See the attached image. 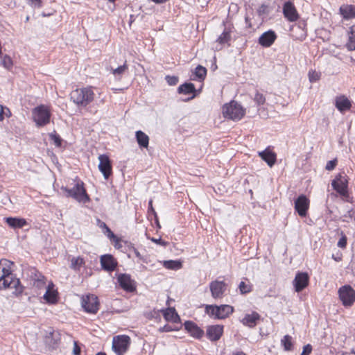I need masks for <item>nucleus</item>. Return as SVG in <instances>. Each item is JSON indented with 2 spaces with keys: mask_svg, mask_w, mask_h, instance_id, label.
<instances>
[{
  "mask_svg": "<svg viewBox=\"0 0 355 355\" xmlns=\"http://www.w3.org/2000/svg\"><path fill=\"white\" fill-rule=\"evenodd\" d=\"M12 264L7 260L0 262V290L11 288L15 289L13 294L18 295L22 293L23 286L20 280L12 272L9 266Z\"/></svg>",
  "mask_w": 355,
  "mask_h": 355,
  "instance_id": "f257e3e1",
  "label": "nucleus"
},
{
  "mask_svg": "<svg viewBox=\"0 0 355 355\" xmlns=\"http://www.w3.org/2000/svg\"><path fill=\"white\" fill-rule=\"evenodd\" d=\"M94 95L93 88L86 87L72 91L70 97L78 107H85L94 101Z\"/></svg>",
  "mask_w": 355,
  "mask_h": 355,
  "instance_id": "f03ea898",
  "label": "nucleus"
},
{
  "mask_svg": "<svg viewBox=\"0 0 355 355\" xmlns=\"http://www.w3.org/2000/svg\"><path fill=\"white\" fill-rule=\"evenodd\" d=\"M76 178L77 182L72 188L69 189L62 187V189L65 191L67 197H71L80 203L85 204L89 202L90 198L84 187L83 182L78 178V177Z\"/></svg>",
  "mask_w": 355,
  "mask_h": 355,
  "instance_id": "7ed1b4c3",
  "label": "nucleus"
},
{
  "mask_svg": "<svg viewBox=\"0 0 355 355\" xmlns=\"http://www.w3.org/2000/svg\"><path fill=\"white\" fill-rule=\"evenodd\" d=\"M223 114L225 119L239 121L245 114V109L238 102L232 101L223 106Z\"/></svg>",
  "mask_w": 355,
  "mask_h": 355,
  "instance_id": "20e7f679",
  "label": "nucleus"
},
{
  "mask_svg": "<svg viewBox=\"0 0 355 355\" xmlns=\"http://www.w3.org/2000/svg\"><path fill=\"white\" fill-rule=\"evenodd\" d=\"M234 312L233 306L228 304H207L205 306V313L215 319H225Z\"/></svg>",
  "mask_w": 355,
  "mask_h": 355,
  "instance_id": "39448f33",
  "label": "nucleus"
},
{
  "mask_svg": "<svg viewBox=\"0 0 355 355\" xmlns=\"http://www.w3.org/2000/svg\"><path fill=\"white\" fill-rule=\"evenodd\" d=\"M130 345V338L126 335L114 336L112 340V349L116 355H124Z\"/></svg>",
  "mask_w": 355,
  "mask_h": 355,
  "instance_id": "423d86ee",
  "label": "nucleus"
},
{
  "mask_svg": "<svg viewBox=\"0 0 355 355\" xmlns=\"http://www.w3.org/2000/svg\"><path fill=\"white\" fill-rule=\"evenodd\" d=\"M33 116L36 125L41 127L49 123L51 113L45 105H41L34 108Z\"/></svg>",
  "mask_w": 355,
  "mask_h": 355,
  "instance_id": "0eeeda50",
  "label": "nucleus"
},
{
  "mask_svg": "<svg viewBox=\"0 0 355 355\" xmlns=\"http://www.w3.org/2000/svg\"><path fill=\"white\" fill-rule=\"evenodd\" d=\"M338 295L345 306H351L355 302V290L349 285L341 286L338 290Z\"/></svg>",
  "mask_w": 355,
  "mask_h": 355,
  "instance_id": "6e6552de",
  "label": "nucleus"
},
{
  "mask_svg": "<svg viewBox=\"0 0 355 355\" xmlns=\"http://www.w3.org/2000/svg\"><path fill=\"white\" fill-rule=\"evenodd\" d=\"M227 284L223 280H214L209 283L211 297L215 300L222 299L226 292Z\"/></svg>",
  "mask_w": 355,
  "mask_h": 355,
  "instance_id": "1a4fd4ad",
  "label": "nucleus"
},
{
  "mask_svg": "<svg viewBox=\"0 0 355 355\" xmlns=\"http://www.w3.org/2000/svg\"><path fill=\"white\" fill-rule=\"evenodd\" d=\"M81 305L85 311L89 313H96L99 309L98 297L94 295H89L82 298Z\"/></svg>",
  "mask_w": 355,
  "mask_h": 355,
  "instance_id": "9d476101",
  "label": "nucleus"
},
{
  "mask_svg": "<svg viewBox=\"0 0 355 355\" xmlns=\"http://www.w3.org/2000/svg\"><path fill=\"white\" fill-rule=\"evenodd\" d=\"M98 169L102 173L104 178L108 180L112 173V166L108 155L102 154L98 156Z\"/></svg>",
  "mask_w": 355,
  "mask_h": 355,
  "instance_id": "9b49d317",
  "label": "nucleus"
},
{
  "mask_svg": "<svg viewBox=\"0 0 355 355\" xmlns=\"http://www.w3.org/2000/svg\"><path fill=\"white\" fill-rule=\"evenodd\" d=\"M117 281L120 287L127 292H133L136 290L135 282L131 276L126 273H120L117 275Z\"/></svg>",
  "mask_w": 355,
  "mask_h": 355,
  "instance_id": "f8f14e48",
  "label": "nucleus"
},
{
  "mask_svg": "<svg viewBox=\"0 0 355 355\" xmlns=\"http://www.w3.org/2000/svg\"><path fill=\"white\" fill-rule=\"evenodd\" d=\"M347 180L340 173L337 175L331 182V186L340 195L345 196L347 194Z\"/></svg>",
  "mask_w": 355,
  "mask_h": 355,
  "instance_id": "ddd939ff",
  "label": "nucleus"
},
{
  "mask_svg": "<svg viewBox=\"0 0 355 355\" xmlns=\"http://www.w3.org/2000/svg\"><path fill=\"white\" fill-rule=\"evenodd\" d=\"M309 202V198L304 194L300 195L295 200V209L301 217L306 216Z\"/></svg>",
  "mask_w": 355,
  "mask_h": 355,
  "instance_id": "4468645a",
  "label": "nucleus"
},
{
  "mask_svg": "<svg viewBox=\"0 0 355 355\" xmlns=\"http://www.w3.org/2000/svg\"><path fill=\"white\" fill-rule=\"evenodd\" d=\"M309 276L307 272H298L293 280L295 291L297 293L304 290L309 284Z\"/></svg>",
  "mask_w": 355,
  "mask_h": 355,
  "instance_id": "2eb2a0df",
  "label": "nucleus"
},
{
  "mask_svg": "<svg viewBox=\"0 0 355 355\" xmlns=\"http://www.w3.org/2000/svg\"><path fill=\"white\" fill-rule=\"evenodd\" d=\"M282 10L284 17L291 22L296 21L300 17L294 4L290 1L284 3Z\"/></svg>",
  "mask_w": 355,
  "mask_h": 355,
  "instance_id": "dca6fc26",
  "label": "nucleus"
},
{
  "mask_svg": "<svg viewBox=\"0 0 355 355\" xmlns=\"http://www.w3.org/2000/svg\"><path fill=\"white\" fill-rule=\"evenodd\" d=\"M100 262L102 269L107 272L115 270L118 266L117 261L110 254L101 256Z\"/></svg>",
  "mask_w": 355,
  "mask_h": 355,
  "instance_id": "f3484780",
  "label": "nucleus"
},
{
  "mask_svg": "<svg viewBox=\"0 0 355 355\" xmlns=\"http://www.w3.org/2000/svg\"><path fill=\"white\" fill-rule=\"evenodd\" d=\"M223 325L214 324L207 326L206 330V336L211 342L218 341L223 334Z\"/></svg>",
  "mask_w": 355,
  "mask_h": 355,
  "instance_id": "a211bd4d",
  "label": "nucleus"
},
{
  "mask_svg": "<svg viewBox=\"0 0 355 355\" xmlns=\"http://www.w3.org/2000/svg\"><path fill=\"white\" fill-rule=\"evenodd\" d=\"M334 105L340 113L349 111L352 107V101L345 95H339L335 98Z\"/></svg>",
  "mask_w": 355,
  "mask_h": 355,
  "instance_id": "6ab92c4d",
  "label": "nucleus"
},
{
  "mask_svg": "<svg viewBox=\"0 0 355 355\" xmlns=\"http://www.w3.org/2000/svg\"><path fill=\"white\" fill-rule=\"evenodd\" d=\"M177 91H178V93L180 94H184V95L192 94L191 96L187 98L185 100H183L184 101H189L194 98L196 96V92H197L195 85L192 83H184L180 85L178 87Z\"/></svg>",
  "mask_w": 355,
  "mask_h": 355,
  "instance_id": "aec40b11",
  "label": "nucleus"
},
{
  "mask_svg": "<svg viewBox=\"0 0 355 355\" xmlns=\"http://www.w3.org/2000/svg\"><path fill=\"white\" fill-rule=\"evenodd\" d=\"M184 327L190 335L195 338L200 339L204 335V331L193 321L187 320L184 322Z\"/></svg>",
  "mask_w": 355,
  "mask_h": 355,
  "instance_id": "412c9836",
  "label": "nucleus"
},
{
  "mask_svg": "<svg viewBox=\"0 0 355 355\" xmlns=\"http://www.w3.org/2000/svg\"><path fill=\"white\" fill-rule=\"evenodd\" d=\"M277 35L275 31L269 30L264 32L259 38V44L263 47H270L275 41Z\"/></svg>",
  "mask_w": 355,
  "mask_h": 355,
  "instance_id": "4be33fe9",
  "label": "nucleus"
},
{
  "mask_svg": "<svg viewBox=\"0 0 355 355\" xmlns=\"http://www.w3.org/2000/svg\"><path fill=\"white\" fill-rule=\"evenodd\" d=\"M261 319V315L256 311H252L251 313H247L241 320V322L244 326L250 328H254L259 320Z\"/></svg>",
  "mask_w": 355,
  "mask_h": 355,
  "instance_id": "5701e85b",
  "label": "nucleus"
},
{
  "mask_svg": "<svg viewBox=\"0 0 355 355\" xmlns=\"http://www.w3.org/2000/svg\"><path fill=\"white\" fill-rule=\"evenodd\" d=\"M339 13L345 20L355 18V5L343 4L339 8Z\"/></svg>",
  "mask_w": 355,
  "mask_h": 355,
  "instance_id": "b1692460",
  "label": "nucleus"
},
{
  "mask_svg": "<svg viewBox=\"0 0 355 355\" xmlns=\"http://www.w3.org/2000/svg\"><path fill=\"white\" fill-rule=\"evenodd\" d=\"M6 223L12 229H20L27 225V221L23 218L7 217L5 218Z\"/></svg>",
  "mask_w": 355,
  "mask_h": 355,
  "instance_id": "393cba45",
  "label": "nucleus"
},
{
  "mask_svg": "<svg viewBox=\"0 0 355 355\" xmlns=\"http://www.w3.org/2000/svg\"><path fill=\"white\" fill-rule=\"evenodd\" d=\"M59 340L60 334L57 331H50L46 335L45 343L49 347L53 349L56 348L58 347Z\"/></svg>",
  "mask_w": 355,
  "mask_h": 355,
  "instance_id": "a878e982",
  "label": "nucleus"
},
{
  "mask_svg": "<svg viewBox=\"0 0 355 355\" xmlns=\"http://www.w3.org/2000/svg\"><path fill=\"white\" fill-rule=\"evenodd\" d=\"M259 155L270 167H272L275 164L277 156L274 152L266 148L264 150L259 153Z\"/></svg>",
  "mask_w": 355,
  "mask_h": 355,
  "instance_id": "bb28decb",
  "label": "nucleus"
},
{
  "mask_svg": "<svg viewBox=\"0 0 355 355\" xmlns=\"http://www.w3.org/2000/svg\"><path fill=\"white\" fill-rule=\"evenodd\" d=\"M164 318L167 321H171L177 323L180 320V316L177 313L175 308L168 307L163 312Z\"/></svg>",
  "mask_w": 355,
  "mask_h": 355,
  "instance_id": "cd10ccee",
  "label": "nucleus"
},
{
  "mask_svg": "<svg viewBox=\"0 0 355 355\" xmlns=\"http://www.w3.org/2000/svg\"><path fill=\"white\" fill-rule=\"evenodd\" d=\"M135 137L140 148H147L149 144V137L141 130L135 132Z\"/></svg>",
  "mask_w": 355,
  "mask_h": 355,
  "instance_id": "c85d7f7f",
  "label": "nucleus"
},
{
  "mask_svg": "<svg viewBox=\"0 0 355 355\" xmlns=\"http://www.w3.org/2000/svg\"><path fill=\"white\" fill-rule=\"evenodd\" d=\"M162 265L165 268L173 270H180L182 267V263L180 260L163 261Z\"/></svg>",
  "mask_w": 355,
  "mask_h": 355,
  "instance_id": "c756f323",
  "label": "nucleus"
},
{
  "mask_svg": "<svg viewBox=\"0 0 355 355\" xmlns=\"http://www.w3.org/2000/svg\"><path fill=\"white\" fill-rule=\"evenodd\" d=\"M346 46L349 51L355 50V25L349 28V38Z\"/></svg>",
  "mask_w": 355,
  "mask_h": 355,
  "instance_id": "7c9ffc66",
  "label": "nucleus"
},
{
  "mask_svg": "<svg viewBox=\"0 0 355 355\" xmlns=\"http://www.w3.org/2000/svg\"><path fill=\"white\" fill-rule=\"evenodd\" d=\"M98 225L100 228L103 229V233L107 235V236L110 239H113L114 241L117 240L116 236L113 233V232L110 230V228L106 225L105 223L101 221V220H98Z\"/></svg>",
  "mask_w": 355,
  "mask_h": 355,
  "instance_id": "2f4dec72",
  "label": "nucleus"
},
{
  "mask_svg": "<svg viewBox=\"0 0 355 355\" xmlns=\"http://www.w3.org/2000/svg\"><path fill=\"white\" fill-rule=\"evenodd\" d=\"M231 40L230 31L227 28H225L223 32L220 35V36L216 40V42L220 44H225L228 43Z\"/></svg>",
  "mask_w": 355,
  "mask_h": 355,
  "instance_id": "473e14b6",
  "label": "nucleus"
},
{
  "mask_svg": "<svg viewBox=\"0 0 355 355\" xmlns=\"http://www.w3.org/2000/svg\"><path fill=\"white\" fill-rule=\"evenodd\" d=\"M194 75L199 81L203 80L207 75L206 68L201 65H198L195 69Z\"/></svg>",
  "mask_w": 355,
  "mask_h": 355,
  "instance_id": "72a5a7b5",
  "label": "nucleus"
},
{
  "mask_svg": "<svg viewBox=\"0 0 355 355\" xmlns=\"http://www.w3.org/2000/svg\"><path fill=\"white\" fill-rule=\"evenodd\" d=\"M281 344L285 351H291L293 349L292 337L289 335L284 336L281 340Z\"/></svg>",
  "mask_w": 355,
  "mask_h": 355,
  "instance_id": "f704fd0d",
  "label": "nucleus"
},
{
  "mask_svg": "<svg viewBox=\"0 0 355 355\" xmlns=\"http://www.w3.org/2000/svg\"><path fill=\"white\" fill-rule=\"evenodd\" d=\"M252 284L245 282H241L239 284V289L241 294H247L252 291Z\"/></svg>",
  "mask_w": 355,
  "mask_h": 355,
  "instance_id": "c9c22d12",
  "label": "nucleus"
},
{
  "mask_svg": "<svg viewBox=\"0 0 355 355\" xmlns=\"http://www.w3.org/2000/svg\"><path fill=\"white\" fill-rule=\"evenodd\" d=\"M44 299L49 303H55L57 301V296L55 291L47 289L44 295Z\"/></svg>",
  "mask_w": 355,
  "mask_h": 355,
  "instance_id": "e433bc0d",
  "label": "nucleus"
},
{
  "mask_svg": "<svg viewBox=\"0 0 355 355\" xmlns=\"http://www.w3.org/2000/svg\"><path fill=\"white\" fill-rule=\"evenodd\" d=\"M84 264L83 259L80 257H73L71 259V268L73 270H78Z\"/></svg>",
  "mask_w": 355,
  "mask_h": 355,
  "instance_id": "4c0bfd02",
  "label": "nucleus"
},
{
  "mask_svg": "<svg viewBox=\"0 0 355 355\" xmlns=\"http://www.w3.org/2000/svg\"><path fill=\"white\" fill-rule=\"evenodd\" d=\"M0 65L6 69H10L12 67V61L10 56L5 55L0 62Z\"/></svg>",
  "mask_w": 355,
  "mask_h": 355,
  "instance_id": "58836bf2",
  "label": "nucleus"
},
{
  "mask_svg": "<svg viewBox=\"0 0 355 355\" xmlns=\"http://www.w3.org/2000/svg\"><path fill=\"white\" fill-rule=\"evenodd\" d=\"M128 69V66L125 63L121 66L118 67L117 68L112 70L113 75L116 77L120 78L121 76L125 72V70Z\"/></svg>",
  "mask_w": 355,
  "mask_h": 355,
  "instance_id": "ea45409f",
  "label": "nucleus"
},
{
  "mask_svg": "<svg viewBox=\"0 0 355 355\" xmlns=\"http://www.w3.org/2000/svg\"><path fill=\"white\" fill-rule=\"evenodd\" d=\"M43 278L44 277L40 273L35 271V279L34 285L39 288L44 287L45 282H44Z\"/></svg>",
  "mask_w": 355,
  "mask_h": 355,
  "instance_id": "a19ab883",
  "label": "nucleus"
},
{
  "mask_svg": "<svg viewBox=\"0 0 355 355\" xmlns=\"http://www.w3.org/2000/svg\"><path fill=\"white\" fill-rule=\"evenodd\" d=\"M49 137L53 141L56 146L60 147L62 146V139L59 135L56 134L55 132L51 133L50 134Z\"/></svg>",
  "mask_w": 355,
  "mask_h": 355,
  "instance_id": "79ce46f5",
  "label": "nucleus"
},
{
  "mask_svg": "<svg viewBox=\"0 0 355 355\" xmlns=\"http://www.w3.org/2000/svg\"><path fill=\"white\" fill-rule=\"evenodd\" d=\"M165 80L166 83L171 86L176 85L179 81V78L178 76L169 75L165 77Z\"/></svg>",
  "mask_w": 355,
  "mask_h": 355,
  "instance_id": "37998d69",
  "label": "nucleus"
},
{
  "mask_svg": "<svg viewBox=\"0 0 355 355\" xmlns=\"http://www.w3.org/2000/svg\"><path fill=\"white\" fill-rule=\"evenodd\" d=\"M254 101L257 103L258 105H261L264 104L266 98L262 94L257 92L254 96Z\"/></svg>",
  "mask_w": 355,
  "mask_h": 355,
  "instance_id": "c03bdc74",
  "label": "nucleus"
},
{
  "mask_svg": "<svg viewBox=\"0 0 355 355\" xmlns=\"http://www.w3.org/2000/svg\"><path fill=\"white\" fill-rule=\"evenodd\" d=\"M268 6L264 3L261 4L257 9V13L259 16L268 15Z\"/></svg>",
  "mask_w": 355,
  "mask_h": 355,
  "instance_id": "a18cd8bd",
  "label": "nucleus"
},
{
  "mask_svg": "<svg viewBox=\"0 0 355 355\" xmlns=\"http://www.w3.org/2000/svg\"><path fill=\"white\" fill-rule=\"evenodd\" d=\"M28 4L34 8H40L42 7V0H28Z\"/></svg>",
  "mask_w": 355,
  "mask_h": 355,
  "instance_id": "49530a36",
  "label": "nucleus"
},
{
  "mask_svg": "<svg viewBox=\"0 0 355 355\" xmlns=\"http://www.w3.org/2000/svg\"><path fill=\"white\" fill-rule=\"evenodd\" d=\"M309 81L311 83H314V82L317 81L318 80H319L320 75L315 71H310L309 72Z\"/></svg>",
  "mask_w": 355,
  "mask_h": 355,
  "instance_id": "de8ad7c7",
  "label": "nucleus"
},
{
  "mask_svg": "<svg viewBox=\"0 0 355 355\" xmlns=\"http://www.w3.org/2000/svg\"><path fill=\"white\" fill-rule=\"evenodd\" d=\"M306 26V24L304 21H300L298 24V26H297V27L299 28L302 29V33L300 36L302 40L305 39V37L306 36V31L305 30Z\"/></svg>",
  "mask_w": 355,
  "mask_h": 355,
  "instance_id": "09e8293b",
  "label": "nucleus"
},
{
  "mask_svg": "<svg viewBox=\"0 0 355 355\" xmlns=\"http://www.w3.org/2000/svg\"><path fill=\"white\" fill-rule=\"evenodd\" d=\"M336 164H337V160L336 159H333V160H330V161L327 162L325 168L327 171H331V170L334 169Z\"/></svg>",
  "mask_w": 355,
  "mask_h": 355,
  "instance_id": "8fccbe9b",
  "label": "nucleus"
},
{
  "mask_svg": "<svg viewBox=\"0 0 355 355\" xmlns=\"http://www.w3.org/2000/svg\"><path fill=\"white\" fill-rule=\"evenodd\" d=\"M312 351V346L310 344H307L304 346L301 355H309Z\"/></svg>",
  "mask_w": 355,
  "mask_h": 355,
  "instance_id": "3c124183",
  "label": "nucleus"
},
{
  "mask_svg": "<svg viewBox=\"0 0 355 355\" xmlns=\"http://www.w3.org/2000/svg\"><path fill=\"white\" fill-rule=\"evenodd\" d=\"M337 245L340 248H345L347 245V238L343 236L338 241Z\"/></svg>",
  "mask_w": 355,
  "mask_h": 355,
  "instance_id": "603ef678",
  "label": "nucleus"
},
{
  "mask_svg": "<svg viewBox=\"0 0 355 355\" xmlns=\"http://www.w3.org/2000/svg\"><path fill=\"white\" fill-rule=\"evenodd\" d=\"M2 117L3 119H4V116L10 117L11 116V112L8 107H4L2 106Z\"/></svg>",
  "mask_w": 355,
  "mask_h": 355,
  "instance_id": "864d4df0",
  "label": "nucleus"
},
{
  "mask_svg": "<svg viewBox=\"0 0 355 355\" xmlns=\"http://www.w3.org/2000/svg\"><path fill=\"white\" fill-rule=\"evenodd\" d=\"M80 347L78 346V343L74 341L73 343V353L74 355H80Z\"/></svg>",
  "mask_w": 355,
  "mask_h": 355,
  "instance_id": "5fc2aeb1",
  "label": "nucleus"
},
{
  "mask_svg": "<svg viewBox=\"0 0 355 355\" xmlns=\"http://www.w3.org/2000/svg\"><path fill=\"white\" fill-rule=\"evenodd\" d=\"M172 330H173L172 327L168 324H166L164 327H160L159 329V331L160 332H170Z\"/></svg>",
  "mask_w": 355,
  "mask_h": 355,
  "instance_id": "6e6d98bb",
  "label": "nucleus"
},
{
  "mask_svg": "<svg viewBox=\"0 0 355 355\" xmlns=\"http://www.w3.org/2000/svg\"><path fill=\"white\" fill-rule=\"evenodd\" d=\"M134 252H135V256L138 259L144 261V259L143 256L140 254V252L137 249H135V248L134 249Z\"/></svg>",
  "mask_w": 355,
  "mask_h": 355,
  "instance_id": "4d7b16f0",
  "label": "nucleus"
},
{
  "mask_svg": "<svg viewBox=\"0 0 355 355\" xmlns=\"http://www.w3.org/2000/svg\"><path fill=\"white\" fill-rule=\"evenodd\" d=\"M152 241L154 243L160 244L162 245H165V242L163 241L161 239H152Z\"/></svg>",
  "mask_w": 355,
  "mask_h": 355,
  "instance_id": "13d9d810",
  "label": "nucleus"
},
{
  "mask_svg": "<svg viewBox=\"0 0 355 355\" xmlns=\"http://www.w3.org/2000/svg\"><path fill=\"white\" fill-rule=\"evenodd\" d=\"M152 1L155 2V3H158V4H160V3H165L166 1H167L168 0H151Z\"/></svg>",
  "mask_w": 355,
  "mask_h": 355,
  "instance_id": "bf43d9fd",
  "label": "nucleus"
},
{
  "mask_svg": "<svg viewBox=\"0 0 355 355\" xmlns=\"http://www.w3.org/2000/svg\"><path fill=\"white\" fill-rule=\"evenodd\" d=\"M232 355H247V354L242 351H239V352H234Z\"/></svg>",
  "mask_w": 355,
  "mask_h": 355,
  "instance_id": "052dcab7",
  "label": "nucleus"
},
{
  "mask_svg": "<svg viewBox=\"0 0 355 355\" xmlns=\"http://www.w3.org/2000/svg\"><path fill=\"white\" fill-rule=\"evenodd\" d=\"M148 209L149 210H151L153 212L155 213V210L153 209V205H152V200H150L148 203Z\"/></svg>",
  "mask_w": 355,
  "mask_h": 355,
  "instance_id": "680f3d73",
  "label": "nucleus"
},
{
  "mask_svg": "<svg viewBox=\"0 0 355 355\" xmlns=\"http://www.w3.org/2000/svg\"><path fill=\"white\" fill-rule=\"evenodd\" d=\"M2 105H0V121H3V117H2Z\"/></svg>",
  "mask_w": 355,
  "mask_h": 355,
  "instance_id": "e2e57ef3",
  "label": "nucleus"
},
{
  "mask_svg": "<svg viewBox=\"0 0 355 355\" xmlns=\"http://www.w3.org/2000/svg\"><path fill=\"white\" fill-rule=\"evenodd\" d=\"M332 258L336 261H339L341 259L340 257H334V254L332 255Z\"/></svg>",
  "mask_w": 355,
  "mask_h": 355,
  "instance_id": "0e129e2a",
  "label": "nucleus"
},
{
  "mask_svg": "<svg viewBox=\"0 0 355 355\" xmlns=\"http://www.w3.org/2000/svg\"><path fill=\"white\" fill-rule=\"evenodd\" d=\"M50 15H51L50 14H46L45 12L42 13V17H47V16H50Z\"/></svg>",
  "mask_w": 355,
  "mask_h": 355,
  "instance_id": "69168bd1",
  "label": "nucleus"
},
{
  "mask_svg": "<svg viewBox=\"0 0 355 355\" xmlns=\"http://www.w3.org/2000/svg\"><path fill=\"white\" fill-rule=\"evenodd\" d=\"M96 355H106V354L104 352H98L96 354Z\"/></svg>",
  "mask_w": 355,
  "mask_h": 355,
  "instance_id": "338daca9",
  "label": "nucleus"
},
{
  "mask_svg": "<svg viewBox=\"0 0 355 355\" xmlns=\"http://www.w3.org/2000/svg\"><path fill=\"white\" fill-rule=\"evenodd\" d=\"M245 21H246V23L248 22V17H245Z\"/></svg>",
  "mask_w": 355,
  "mask_h": 355,
  "instance_id": "774afa93",
  "label": "nucleus"
}]
</instances>
